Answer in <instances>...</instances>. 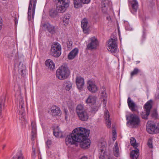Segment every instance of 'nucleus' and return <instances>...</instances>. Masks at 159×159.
<instances>
[{"instance_id":"1","label":"nucleus","mask_w":159,"mask_h":159,"mask_svg":"<svg viewBox=\"0 0 159 159\" xmlns=\"http://www.w3.org/2000/svg\"><path fill=\"white\" fill-rule=\"evenodd\" d=\"M85 131V128H77L75 129L72 133L67 135L65 139L66 143L68 145L74 144L76 142L81 141V137L82 133Z\"/></svg>"},{"instance_id":"2","label":"nucleus","mask_w":159,"mask_h":159,"mask_svg":"<svg viewBox=\"0 0 159 159\" xmlns=\"http://www.w3.org/2000/svg\"><path fill=\"white\" fill-rule=\"evenodd\" d=\"M57 3V10H51L50 11L49 15L52 17H55L57 14V12L63 13L69 6V0H55Z\"/></svg>"},{"instance_id":"3","label":"nucleus","mask_w":159,"mask_h":159,"mask_svg":"<svg viewBox=\"0 0 159 159\" xmlns=\"http://www.w3.org/2000/svg\"><path fill=\"white\" fill-rule=\"evenodd\" d=\"M76 112L80 120L82 121H87L89 116L86 110L83 105L79 104L76 108Z\"/></svg>"},{"instance_id":"4","label":"nucleus","mask_w":159,"mask_h":159,"mask_svg":"<svg viewBox=\"0 0 159 159\" xmlns=\"http://www.w3.org/2000/svg\"><path fill=\"white\" fill-rule=\"evenodd\" d=\"M70 74L68 67L65 66H61L56 71V77L60 80H64L67 78Z\"/></svg>"},{"instance_id":"5","label":"nucleus","mask_w":159,"mask_h":159,"mask_svg":"<svg viewBox=\"0 0 159 159\" xmlns=\"http://www.w3.org/2000/svg\"><path fill=\"white\" fill-rule=\"evenodd\" d=\"M89 134V131L85 128V131L82 133L81 137L80 138L81 141H78L80 142V146L81 148L84 149L88 148L90 145V141L87 139Z\"/></svg>"},{"instance_id":"6","label":"nucleus","mask_w":159,"mask_h":159,"mask_svg":"<svg viewBox=\"0 0 159 159\" xmlns=\"http://www.w3.org/2000/svg\"><path fill=\"white\" fill-rule=\"evenodd\" d=\"M127 124L132 128H136L139 125L140 120L139 117L134 114L126 116Z\"/></svg>"},{"instance_id":"7","label":"nucleus","mask_w":159,"mask_h":159,"mask_svg":"<svg viewBox=\"0 0 159 159\" xmlns=\"http://www.w3.org/2000/svg\"><path fill=\"white\" fill-rule=\"evenodd\" d=\"M61 47L57 42L54 43L52 45L51 52L52 55L55 57H58L61 53Z\"/></svg>"},{"instance_id":"8","label":"nucleus","mask_w":159,"mask_h":159,"mask_svg":"<svg viewBox=\"0 0 159 159\" xmlns=\"http://www.w3.org/2000/svg\"><path fill=\"white\" fill-rule=\"evenodd\" d=\"M152 100H150L145 104L144 106V110L141 113V116L143 119H148V116L150 114V110L152 107Z\"/></svg>"},{"instance_id":"9","label":"nucleus","mask_w":159,"mask_h":159,"mask_svg":"<svg viewBox=\"0 0 159 159\" xmlns=\"http://www.w3.org/2000/svg\"><path fill=\"white\" fill-rule=\"evenodd\" d=\"M117 41L115 39H109L108 45L107 47L109 51L113 53H116L117 51Z\"/></svg>"},{"instance_id":"10","label":"nucleus","mask_w":159,"mask_h":159,"mask_svg":"<svg viewBox=\"0 0 159 159\" xmlns=\"http://www.w3.org/2000/svg\"><path fill=\"white\" fill-rule=\"evenodd\" d=\"M147 132L151 134H156L159 131V128L151 121H148L146 125Z\"/></svg>"},{"instance_id":"11","label":"nucleus","mask_w":159,"mask_h":159,"mask_svg":"<svg viewBox=\"0 0 159 159\" xmlns=\"http://www.w3.org/2000/svg\"><path fill=\"white\" fill-rule=\"evenodd\" d=\"M36 3L37 0H30L28 11V17L29 20H30L31 19L32 7V18H33L34 17Z\"/></svg>"},{"instance_id":"12","label":"nucleus","mask_w":159,"mask_h":159,"mask_svg":"<svg viewBox=\"0 0 159 159\" xmlns=\"http://www.w3.org/2000/svg\"><path fill=\"white\" fill-rule=\"evenodd\" d=\"M98 45V41L95 37H93L89 39V43L87 45V49L89 50L96 49Z\"/></svg>"},{"instance_id":"13","label":"nucleus","mask_w":159,"mask_h":159,"mask_svg":"<svg viewBox=\"0 0 159 159\" xmlns=\"http://www.w3.org/2000/svg\"><path fill=\"white\" fill-rule=\"evenodd\" d=\"M24 102L23 98H20L19 100V118H21V120H24L25 119V111L24 108Z\"/></svg>"},{"instance_id":"14","label":"nucleus","mask_w":159,"mask_h":159,"mask_svg":"<svg viewBox=\"0 0 159 159\" xmlns=\"http://www.w3.org/2000/svg\"><path fill=\"white\" fill-rule=\"evenodd\" d=\"M127 103L129 108L133 112L138 111V106L135 104L134 101L131 100L129 97L128 98Z\"/></svg>"},{"instance_id":"15","label":"nucleus","mask_w":159,"mask_h":159,"mask_svg":"<svg viewBox=\"0 0 159 159\" xmlns=\"http://www.w3.org/2000/svg\"><path fill=\"white\" fill-rule=\"evenodd\" d=\"M41 26L44 29H46L51 34H54L55 32V27L48 23H42Z\"/></svg>"},{"instance_id":"16","label":"nucleus","mask_w":159,"mask_h":159,"mask_svg":"<svg viewBox=\"0 0 159 159\" xmlns=\"http://www.w3.org/2000/svg\"><path fill=\"white\" fill-rule=\"evenodd\" d=\"M76 84L78 89L80 90H82L84 84V79L80 76L77 77Z\"/></svg>"},{"instance_id":"17","label":"nucleus","mask_w":159,"mask_h":159,"mask_svg":"<svg viewBox=\"0 0 159 159\" xmlns=\"http://www.w3.org/2000/svg\"><path fill=\"white\" fill-rule=\"evenodd\" d=\"M88 90L92 93H95L98 90V88L95 83L91 80H89L87 83Z\"/></svg>"},{"instance_id":"18","label":"nucleus","mask_w":159,"mask_h":159,"mask_svg":"<svg viewBox=\"0 0 159 159\" xmlns=\"http://www.w3.org/2000/svg\"><path fill=\"white\" fill-rule=\"evenodd\" d=\"M101 99L102 102L103 106L106 107L107 100V95L106 92V89L103 87L101 89Z\"/></svg>"},{"instance_id":"19","label":"nucleus","mask_w":159,"mask_h":159,"mask_svg":"<svg viewBox=\"0 0 159 159\" xmlns=\"http://www.w3.org/2000/svg\"><path fill=\"white\" fill-rule=\"evenodd\" d=\"M111 4V2L109 0H102V1L101 7L103 13H106L108 7Z\"/></svg>"},{"instance_id":"20","label":"nucleus","mask_w":159,"mask_h":159,"mask_svg":"<svg viewBox=\"0 0 159 159\" xmlns=\"http://www.w3.org/2000/svg\"><path fill=\"white\" fill-rule=\"evenodd\" d=\"M51 113L53 116H60L61 114L60 108L55 106H52L51 108Z\"/></svg>"},{"instance_id":"21","label":"nucleus","mask_w":159,"mask_h":159,"mask_svg":"<svg viewBox=\"0 0 159 159\" xmlns=\"http://www.w3.org/2000/svg\"><path fill=\"white\" fill-rule=\"evenodd\" d=\"M106 143L105 141H103L101 143L100 149L101 153L99 156L100 159L104 158L105 150L106 148Z\"/></svg>"},{"instance_id":"22","label":"nucleus","mask_w":159,"mask_h":159,"mask_svg":"<svg viewBox=\"0 0 159 159\" xmlns=\"http://www.w3.org/2000/svg\"><path fill=\"white\" fill-rule=\"evenodd\" d=\"M74 7L76 8H78L81 6V3L84 4H88L90 0H73Z\"/></svg>"},{"instance_id":"23","label":"nucleus","mask_w":159,"mask_h":159,"mask_svg":"<svg viewBox=\"0 0 159 159\" xmlns=\"http://www.w3.org/2000/svg\"><path fill=\"white\" fill-rule=\"evenodd\" d=\"M88 21L87 19L84 18L81 21V26L84 33H88L89 27L88 26Z\"/></svg>"},{"instance_id":"24","label":"nucleus","mask_w":159,"mask_h":159,"mask_svg":"<svg viewBox=\"0 0 159 159\" xmlns=\"http://www.w3.org/2000/svg\"><path fill=\"white\" fill-rule=\"evenodd\" d=\"M104 118L106 120V123L108 128H110L111 126V122L109 119L110 115L108 110H106L104 114Z\"/></svg>"},{"instance_id":"25","label":"nucleus","mask_w":159,"mask_h":159,"mask_svg":"<svg viewBox=\"0 0 159 159\" xmlns=\"http://www.w3.org/2000/svg\"><path fill=\"white\" fill-rule=\"evenodd\" d=\"M78 52V50L77 48H75L72 50L69 54L68 56V58L69 60L74 59L77 55Z\"/></svg>"},{"instance_id":"26","label":"nucleus","mask_w":159,"mask_h":159,"mask_svg":"<svg viewBox=\"0 0 159 159\" xmlns=\"http://www.w3.org/2000/svg\"><path fill=\"white\" fill-rule=\"evenodd\" d=\"M139 156V150L137 148H135L134 150H133L130 153V157L133 159H137Z\"/></svg>"},{"instance_id":"27","label":"nucleus","mask_w":159,"mask_h":159,"mask_svg":"<svg viewBox=\"0 0 159 159\" xmlns=\"http://www.w3.org/2000/svg\"><path fill=\"white\" fill-rule=\"evenodd\" d=\"M45 64L46 66L51 70H52L55 68V64L51 59H48L46 60L45 61Z\"/></svg>"},{"instance_id":"28","label":"nucleus","mask_w":159,"mask_h":159,"mask_svg":"<svg viewBox=\"0 0 159 159\" xmlns=\"http://www.w3.org/2000/svg\"><path fill=\"white\" fill-rule=\"evenodd\" d=\"M32 126V140H34V138L36 136V127L35 123L34 122H31Z\"/></svg>"},{"instance_id":"29","label":"nucleus","mask_w":159,"mask_h":159,"mask_svg":"<svg viewBox=\"0 0 159 159\" xmlns=\"http://www.w3.org/2000/svg\"><path fill=\"white\" fill-rule=\"evenodd\" d=\"M113 151L115 156L116 157H118L120 154L119 149L118 146V144L116 142L115 144Z\"/></svg>"},{"instance_id":"30","label":"nucleus","mask_w":159,"mask_h":159,"mask_svg":"<svg viewBox=\"0 0 159 159\" xmlns=\"http://www.w3.org/2000/svg\"><path fill=\"white\" fill-rule=\"evenodd\" d=\"M70 15L69 14H66L65 15L63 18V22L64 25L66 26L68 25L70 21Z\"/></svg>"},{"instance_id":"31","label":"nucleus","mask_w":159,"mask_h":159,"mask_svg":"<svg viewBox=\"0 0 159 159\" xmlns=\"http://www.w3.org/2000/svg\"><path fill=\"white\" fill-rule=\"evenodd\" d=\"M96 102V98L94 96L89 95L86 101L87 104H94Z\"/></svg>"},{"instance_id":"32","label":"nucleus","mask_w":159,"mask_h":159,"mask_svg":"<svg viewBox=\"0 0 159 159\" xmlns=\"http://www.w3.org/2000/svg\"><path fill=\"white\" fill-rule=\"evenodd\" d=\"M130 3L131 4V7L133 11L134 12H135L136 11L138 6V2L136 0H132Z\"/></svg>"},{"instance_id":"33","label":"nucleus","mask_w":159,"mask_h":159,"mask_svg":"<svg viewBox=\"0 0 159 159\" xmlns=\"http://www.w3.org/2000/svg\"><path fill=\"white\" fill-rule=\"evenodd\" d=\"M53 133L56 137H61L62 134L61 132L59 130L58 127L54 130Z\"/></svg>"},{"instance_id":"34","label":"nucleus","mask_w":159,"mask_h":159,"mask_svg":"<svg viewBox=\"0 0 159 159\" xmlns=\"http://www.w3.org/2000/svg\"><path fill=\"white\" fill-rule=\"evenodd\" d=\"M15 52L12 50L11 51H8L6 54L7 56L10 59H12L15 55Z\"/></svg>"},{"instance_id":"35","label":"nucleus","mask_w":159,"mask_h":159,"mask_svg":"<svg viewBox=\"0 0 159 159\" xmlns=\"http://www.w3.org/2000/svg\"><path fill=\"white\" fill-rule=\"evenodd\" d=\"M130 142L131 145L134 147L136 148L138 147L137 144L136 143V140L133 137H132L130 139Z\"/></svg>"},{"instance_id":"36","label":"nucleus","mask_w":159,"mask_h":159,"mask_svg":"<svg viewBox=\"0 0 159 159\" xmlns=\"http://www.w3.org/2000/svg\"><path fill=\"white\" fill-rule=\"evenodd\" d=\"M141 72L140 70L136 68H135L134 70L131 72L130 75L131 77H133L134 75H136L138 73H139Z\"/></svg>"},{"instance_id":"37","label":"nucleus","mask_w":159,"mask_h":159,"mask_svg":"<svg viewBox=\"0 0 159 159\" xmlns=\"http://www.w3.org/2000/svg\"><path fill=\"white\" fill-rule=\"evenodd\" d=\"M16 156L17 157L15 158L14 157H13L12 159H16L17 157V159H23V157L21 151H19L16 154Z\"/></svg>"},{"instance_id":"38","label":"nucleus","mask_w":159,"mask_h":159,"mask_svg":"<svg viewBox=\"0 0 159 159\" xmlns=\"http://www.w3.org/2000/svg\"><path fill=\"white\" fill-rule=\"evenodd\" d=\"M72 84L70 82H66V90L69 91L72 88Z\"/></svg>"},{"instance_id":"39","label":"nucleus","mask_w":159,"mask_h":159,"mask_svg":"<svg viewBox=\"0 0 159 159\" xmlns=\"http://www.w3.org/2000/svg\"><path fill=\"white\" fill-rule=\"evenodd\" d=\"M151 116L154 118H157L158 117V114L156 110H154L151 114Z\"/></svg>"},{"instance_id":"40","label":"nucleus","mask_w":159,"mask_h":159,"mask_svg":"<svg viewBox=\"0 0 159 159\" xmlns=\"http://www.w3.org/2000/svg\"><path fill=\"white\" fill-rule=\"evenodd\" d=\"M148 145L149 147L150 148H152V140L151 139H149L148 142Z\"/></svg>"},{"instance_id":"41","label":"nucleus","mask_w":159,"mask_h":159,"mask_svg":"<svg viewBox=\"0 0 159 159\" xmlns=\"http://www.w3.org/2000/svg\"><path fill=\"white\" fill-rule=\"evenodd\" d=\"M2 100H0V114L1 113L2 111Z\"/></svg>"},{"instance_id":"42","label":"nucleus","mask_w":159,"mask_h":159,"mask_svg":"<svg viewBox=\"0 0 159 159\" xmlns=\"http://www.w3.org/2000/svg\"><path fill=\"white\" fill-rule=\"evenodd\" d=\"M2 19L1 18V17L0 16V30L2 28Z\"/></svg>"},{"instance_id":"43","label":"nucleus","mask_w":159,"mask_h":159,"mask_svg":"<svg viewBox=\"0 0 159 159\" xmlns=\"http://www.w3.org/2000/svg\"><path fill=\"white\" fill-rule=\"evenodd\" d=\"M51 143V140H48L46 142V143L48 145H50Z\"/></svg>"},{"instance_id":"44","label":"nucleus","mask_w":159,"mask_h":159,"mask_svg":"<svg viewBox=\"0 0 159 159\" xmlns=\"http://www.w3.org/2000/svg\"><path fill=\"white\" fill-rule=\"evenodd\" d=\"M107 19L109 21L111 20V19L110 17V16H107Z\"/></svg>"},{"instance_id":"45","label":"nucleus","mask_w":159,"mask_h":159,"mask_svg":"<svg viewBox=\"0 0 159 159\" xmlns=\"http://www.w3.org/2000/svg\"><path fill=\"white\" fill-rule=\"evenodd\" d=\"M112 133L113 134V136H115V135H116V131L115 130H113L112 131Z\"/></svg>"},{"instance_id":"46","label":"nucleus","mask_w":159,"mask_h":159,"mask_svg":"<svg viewBox=\"0 0 159 159\" xmlns=\"http://www.w3.org/2000/svg\"><path fill=\"white\" fill-rule=\"evenodd\" d=\"M107 159H116V158L110 156L108 157Z\"/></svg>"},{"instance_id":"47","label":"nucleus","mask_w":159,"mask_h":159,"mask_svg":"<svg viewBox=\"0 0 159 159\" xmlns=\"http://www.w3.org/2000/svg\"><path fill=\"white\" fill-rule=\"evenodd\" d=\"M80 159H88V158L84 156L82 157Z\"/></svg>"},{"instance_id":"48","label":"nucleus","mask_w":159,"mask_h":159,"mask_svg":"<svg viewBox=\"0 0 159 159\" xmlns=\"http://www.w3.org/2000/svg\"><path fill=\"white\" fill-rule=\"evenodd\" d=\"M14 22L15 23V25H16L17 24V21H16V18H15V19L14 20Z\"/></svg>"},{"instance_id":"49","label":"nucleus","mask_w":159,"mask_h":159,"mask_svg":"<svg viewBox=\"0 0 159 159\" xmlns=\"http://www.w3.org/2000/svg\"><path fill=\"white\" fill-rule=\"evenodd\" d=\"M19 70H20V71H21V72H22V71H23V70H24L23 69H20V67H19Z\"/></svg>"},{"instance_id":"50","label":"nucleus","mask_w":159,"mask_h":159,"mask_svg":"<svg viewBox=\"0 0 159 159\" xmlns=\"http://www.w3.org/2000/svg\"><path fill=\"white\" fill-rule=\"evenodd\" d=\"M113 140L114 141L116 140V138H115V136H114L113 137Z\"/></svg>"},{"instance_id":"51","label":"nucleus","mask_w":159,"mask_h":159,"mask_svg":"<svg viewBox=\"0 0 159 159\" xmlns=\"http://www.w3.org/2000/svg\"><path fill=\"white\" fill-rule=\"evenodd\" d=\"M33 154H35V151L34 150L33 151Z\"/></svg>"},{"instance_id":"52","label":"nucleus","mask_w":159,"mask_h":159,"mask_svg":"<svg viewBox=\"0 0 159 159\" xmlns=\"http://www.w3.org/2000/svg\"><path fill=\"white\" fill-rule=\"evenodd\" d=\"M5 146H6V145H4L3 147V148H2L3 149H4V148L5 147Z\"/></svg>"},{"instance_id":"53","label":"nucleus","mask_w":159,"mask_h":159,"mask_svg":"<svg viewBox=\"0 0 159 159\" xmlns=\"http://www.w3.org/2000/svg\"><path fill=\"white\" fill-rule=\"evenodd\" d=\"M92 111H93V109H92Z\"/></svg>"}]
</instances>
